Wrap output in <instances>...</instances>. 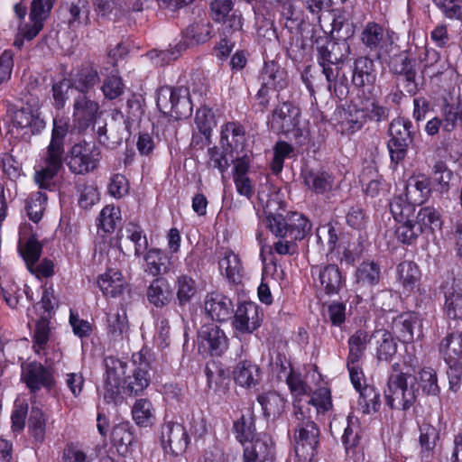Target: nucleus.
Instances as JSON below:
<instances>
[{
	"instance_id": "50",
	"label": "nucleus",
	"mask_w": 462,
	"mask_h": 462,
	"mask_svg": "<svg viewBox=\"0 0 462 462\" xmlns=\"http://www.w3.org/2000/svg\"><path fill=\"white\" fill-rule=\"evenodd\" d=\"M101 90L106 99L113 100L124 93L125 85L121 77L117 74H111L104 79Z\"/></svg>"
},
{
	"instance_id": "15",
	"label": "nucleus",
	"mask_w": 462,
	"mask_h": 462,
	"mask_svg": "<svg viewBox=\"0 0 462 462\" xmlns=\"http://www.w3.org/2000/svg\"><path fill=\"white\" fill-rule=\"evenodd\" d=\"M102 112L97 101L91 99L86 94H79L73 101V122L80 130L94 125Z\"/></svg>"
},
{
	"instance_id": "38",
	"label": "nucleus",
	"mask_w": 462,
	"mask_h": 462,
	"mask_svg": "<svg viewBox=\"0 0 462 462\" xmlns=\"http://www.w3.org/2000/svg\"><path fill=\"white\" fill-rule=\"evenodd\" d=\"M19 251L21 252L27 267L34 265L42 254V245L34 236L26 238L24 229L20 231Z\"/></svg>"
},
{
	"instance_id": "27",
	"label": "nucleus",
	"mask_w": 462,
	"mask_h": 462,
	"mask_svg": "<svg viewBox=\"0 0 462 462\" xmlns=\"http://www.w3.org/2000/svg\"><path fill=\"white\" fill-rule=\"evenodd\" d=\"M146 296L151 304L156 308H163L172 300L173 291L166 278L157 277L147 288Z\"/></svg>"
},
{
	"instance_id": "34",
	"label": "nucleus",
	"mask_w": 462,
	"mask_h": 462,
	"mask_svg": "<svg viewBox=\"0 0 462 462\" xmlns=\"http://www.w3.org/2000/svg\"><path fill=\"white\" fill-rule=\"evenodd\" d=\"M380 269L374 263H363L356 273V290L369 289L378 283Z\"/></svg>"
},
{
	"instance_id": "1",
	"label": "nucleus",
	"mask_w": 462,
	"mask_h": 462,
	"mask_svg": "<svg viewBox=\"0 0 462 462\" xmlns=\"http://www.w3.org/2000/svg\"><path fill=\"white\" fill-rule=\"evenodd\" d=\"M430 192V180L427 176H412L406 185V199L396 197L390 203L391 213L397 223L395 236L401 243L411 245L420 236L440 226V215L436 208L425 207L415 212L414 205L426 201Z\"/></svg>"
},
{
	"instance_id": "33",
	"label": "nucleus",
	"mask_w": 462,
	"mask_h": 462,
	"mask_svg": "<svg viewBox=\"0 0 462 462\" xmlns=\"http://www.w3.org/2000/svg\"><path fill=\"white\" fill-rule=\"evenodd\" d=\"M444 311L452 319L462 321V287L453 284L445 291Z\"/></svg>"
},
{
	"instance_id": "25",
	"label": "nucleus",
	"mask_w": 462,
	"mask_h": 462,
	"mask_svg": "<svg viewBox=\"0 0 462 462\" xmlns=\"http://www.w3.org/2000/svg\"><path fill=\"white\" fill-rule=\"evenodd\" d=\"M145 272L152 276L170 273L174 267V257L161 249H150L144 254Z\"/></svg>"
},
{
	"instance_id": "58",
	"label": "nucleus",
	"mask_w": 462,
	"mask_h": 462,
	"mask_svg": "<svg viewBox=\"0 0 462 462\" xmlns=\"http://www.w3.org/2000/svg\"><path fill=\"white\" fill-rule=\"evenodd\" d=\"M436 5L448 19L462 22V0H434Z\"/></svg>"
},
{
	"instance_id": "63",
	"label": "nucleus",
	"mask_w": 462,
	"mask_h": 462,
	"mask_svg": "<svg viewBox=\"0 0 462 462\" xmlns=\"http://www.w3.org/2000/svg\"><path fill=\"white\" fill-rule=\"evenodd\" d=\"M62 460L63 462H92L87 453L73 443H69L65 447L62 453Z\"/></svg>"
},
{
	"instance_id": "32",
	"label": "nucleus",
	"mask_w": 462,
	"mask_h": 462,
	"mask_svg": "<svg viewBox=\"0 0 462 462\" xmlns=\"http://www.w3.org/2000/svg\"><path fill=\"white\" fill-rule=\"evenodd\" d=\"M361 440V427L358 419L352 413L347 416V425L345 428L342 436V442L344 444L346 452L348 456H354L356 453V448L359 447Z\"/></svg>"
},
{
	"instance_id": "22",
	"label": "nucleus",
	"mask_w": 462,
	"mask_h": 462,
	"mask_svg": "<svg viewBox=\"0 0 462 462\" xmlns=\"http://www.w3.org/2000/svg\"><path fill=\"white\" fill-rule=\"evenodd\" d=\"M358 363L347 359L350 380L360 395L358 404H376L378 402V394L373 386L365 383V375Z\"/></svg>"
},
{
	"instance_id": "62",
	"label": "nucleus",
	"mask_w": 462,
	"mask_h": 462,
	"mask_svg": "<svg viewBox=\"0 0 462 462\" xmlns=\"http://www.w3.org/2000/svg\"><path fill=\"white\" fill-rule=\"evenodd\" d=\"M129 190V183L126 178L122 174H115L108 185V191L111 196L120 199L126 195Z\"/></svg>"
},
{
	"instance_id": "18",
	"label": "nucleus",
	"mask_w": 462,
	"mask_h": 462,
	"mask_svg": "<svg viewBox=\"0 0 462 462\" xmlns=\"http://www.w3.org/2000/svg\"><path fill=\"white\" fill-rule=\"evenodd\" d=\"M231 0H214L210 5L211 17L225 26V29L239 31L242 29V16L239 12L232 11Z\"/></svg>"
},
{
	"instance_id": "28",
	"label": "nucleus",
	"mask_w": 462,
	"mask_h": 462,
	"mask_svg": "<svg viewBox=\"0 0 462 462\" xmlns=\"http://www.w3.org/2000/svg\"><path fill=\"white\" fill-rule=\"evenodd\" d=\"M352 81L358 88L373 86L376 81L374 62L366 57L357 58L354 62Z\"/></svg>"
},
{
	"instance_id": "42",
	"label": "nucleus",
	"mask_w": 462,
	"mask_h": 462,
	"mask_svg": "<svg viewBox=\"0 0 462 462\" xmlns=\"http://www.w3.org/2000/svg\"><path fill=\"white\" fill-rule=\"evenodd\" d=\"M371 337L367 331L362 329L356 331L348 339L349 355L347 359L352 362H359Z\"/></svg>"
},
{
	"instance_id": "41",
	"label": "nucleus",
	"mask_w": 462,
	"mask_h": 462,
	"mask_svg": "<svg viewBox=\"0 0 462 462\" xmlns=\"http://www.w3.org/2000/svg\"><path fill=\"white\" fill-rule=\"evenodd\" d=\"M108 335L115 342H121L127 337L128 323L125 312L111 313L107 317Z\"/></svg>"
},
{
	"instance_id": "53",
	"label": "nucleus",
	"mask_w": 462,
	"mask_h": 462,
	"mask_svg": "<svg viewBox=\"0 0 462 462\" xmlns=\"http://www.w3.org/2000/svg\"><path fill=\"white\" fill-rule=\"evenodd\" d=\"M420 384L423 393L436 395L439 392L436 372L430 367H424L419 373Z\"/></svg>"
},
{
	"instance_id": "64",
	"label": "nucleus",
	"mask_w": 462,
	"mask_h": 462,
	"mask_svg": "<svg viewBox=\"0 0 462 462\" xmlns=\"http://www.w3.org/2000/svg\"><path fill=\"white\" fill-rule=\"evenodd\" d=\"M186 33L197 43L204 42L209 39V24L208 23H194L187 28Z\"/></svg>"
},
{
	"instance_id": "13",
	"label": "nucleus",
	"mask_w": 462,
	"mask_h": 462,
	"mask_svg": "<svg viewBox=\"0 0 462 462\" xmlns=\"http://www.w3.org/2000/svg\"><path fill=\"white\" fill-rule=\"evenodd\" d=\"M408 374L400 373L392 375L388 382V387L384 391L387 404H412L418 401L420 393L412 386L408 387Z\"/></svg>"
},
{
	"instance_id": "61",
	"label": "nucleus",
	"mask_w": 462,
	"mask_h": 462,
	"mask_svg": "<svg viewBox=\"0 0 462 462\" xmlns=\"http://www.w3.org/2000/svg\"><path fill=\"white\" fill-rule=\"evenodd\" d=\"M293 148L286 142H278L274 146V156L272 162V169L275 173L282 171L284 159L289 157Z\"/></svg>"
},
{
	"instance_id": "23",
	"label": "nucleus",
	"mask_w": 462,
	"mask_h": 462,
	"mask_svg": "<svg viewBox=\"0 0 462 462\" xmlns=\"http://www.w3.org/2000/svg\"><path fill=\"white\" fill-rule=\"evenodd\" d=\"M221 144L226 152L239 155L245 145L244 128L235 122L224 125L221 127Z\"/></svg>"
},
{
	"instance_id": "35",
	"label": "nucleus",
	"mask_w": 462,
	"mask_h": 462,
	"mask_svg": "<svg viewBox=\"0 0 462 462\" xmlns=\"http://www.w3.org/2000/svg\"><path fill=\"white\" fill-rule=\"evenodd\" d=\"M272 458L271 448L259 438L244 445L243 462H265Z\"/></svg>"
},
{
	"instance_id": "51",
	"label": "nucleus",
	"mask_w": 462,
	"mask_h": 462,
	"mask_svg": "<svg viewBox=\"0 0 462 462\" xmlns=\"http://www.w3.org/2000/svg\"><path fill=\"white\" fill-rule=\"evenodd\" d=\"M28 423L29 430L35 440L42 443L45 434V419L38 407H32Z\"/></svg>"
},
{
	"instance_id": "17",
	"label": "nucleus",
	"mask_w": 462,
	"mask_h": 462,
	"mask_svg": "<svg viewBox=\"0 0 462 462\" xmlns=\"http://www.w3.org/2000/svg\"><path fill=\"white\" fill-rule=\"evenodd\" d=\"M262 313L257 304L244 302L237 307L233 326L240 333H252L261 324Z\"/></svg>"
},
{
	"instance_id": "4",
	"label": "nucleus",
	"mask_w": 462,
	"mask_h": 462,
	"mask_svg": "<svg viewBox=\"0 0 462 462\" xmlns=\"http://www.w3.org/2000/svg\"><path fill=\"white\" fill-rule=\"evenodd\" d=\"M54 0H32L30 6L28 21L25 20L27 8L22 3L14 6L16 17L20 20L18 24V38L14 40V46L21 48L23 39L31 41L42 30L44 23L53 7Z\"/></svg>"
},
{
	"instance_id": "30",
	"label": "nucleus",
	"mask_w": 462,
	"mask_h": 462,
	"mask_svg": "<svg viewBox=\"0 0 462 462\" xmlns=\"http://www.w3.org/2000/svg\"><path fill=\"white\" fill-rule=\"evenodd\" d=\"M69 27L73 31L82 30L90 25V5L87 0H72L68 6Z\"/></svg>"
},
{
	"instance_id": "43",
	"label": "nucleus",
	"mask_w": 462,
	"mask_h": 462,
	"mask_svg": "<svg viewBox=\"0 0 462 462\" xmlns=\"http://www.w3.org/2000/svg\"><path fill=\"white\" fill-rule=\"evenodd\" d=\"M47 202V195L43 191H36L31 193L25 200V209L29 218L38 223L45 210Z\"/></svg>"
},
{
	"instance_id": "2",
	"label": "nucleus",
	"mask_w": 462,
	"mask_h": 462,
	"mask_svg": "<svg viewBox=\"0 0 462 462\" xmlns=\"http://www.w3.org/2000/svg\"><path fill=\"white\" fill-rule=\"evenodd\" d=\"M152 355L148 349H142L132 356V365L116 357L108 356L106 364V388L111 397L121 393L137 395L151 383Z\"/></svg>"
},
{
	"instance_id": "40",
	"label": "nucleus",
	"mask_w": 462,
	"mask_h": 462,
	"mask_svg": "<svg viewBox=\"0 0 462 462\" xmlns=\"http://www.w3.org/2000/svg\"><path fill=\"white\" fill-rule=\"evenodd\" d=\"M234 377L239 385L251 387L259 381V368L250 361L240 362L234 371Z\"/></svg>"
},
{
	"instance_id": "3",
	"label": "nucleus",
	"mask_w": 462,
	"mask_h": 462,
	"mask_svg": "<svg viewBox=\"0 0 462 462\" xmlns=\"http://www.w3.org/2000/svg\"><path fill=\"white\" fill-rule=\"evenodd\" d=\"M68 131L69 124L66 120L53 121L51 138L42 157V165L34 175V180L40 188H47L63 167L64 139Z\"/></svg>"
},
{
	"instance_id": "26",
	"label": "nucleus",
	"mask_w": 462,
	"mask_h": 462,
	"mask_svg": "<svg viewBox=\"0 0 462 462\" xmlns=\"http://www.w3.org/2000/svg\"><path fill=\"white\" fill-rule=\"evenodd\" d=\"M22 379L32 392L41 387L50 388L52 384L51 374L42 365L35 362L23 367Z\"/></svg>"
},
{
	"instance_id": "56",
	"label": "nucleus",
	"mask_w": 462,
	"mask_h": 462,
	"mask_svg": "<svg viewBox=\"0 0 462 462\" xmlns=\"http://www.w3.org/2000/svg\"><path fill=\"white\" fill-rule=\"evenodd\" d=\"M132 417L140 427H151L156 420L154 409L150 406H133Z\"/></svg>"
},
{
	"instance_id": "31",
	"label": "nucleus",
	"mask_w": 462,
	"mask_h": 462,
	"mask_svg": "<svg viewBox=\"0 0 462 462\" xmlns=\"http://www.w3.org/2000/svg\"><path fill=\"white\" fill-rule=\"evenodd\" d=\"M302 178L305 186L317 194L330 191L334 185V178L326 171H305Z\"/></svg>"
},
{
	"instance_id": "48",
	"label": "nucleus",
	"mask_w": 462,
	"mask_h": 462,
	"mask_svg": "<svg viewBox=\"0 0 462 462\" xmlns=\"http://www.w3.org/2000/svg\"><path fill=\"white\" fill-rule=\"evenodd\" d=\"M366 120L365 114L359 104L353 103L348 106L347 112H345L342 125L346 130L355 132L360 129Z\"/></svg>"
},
{
	"instance_id": "7",
	"label": "nucleus",
	"mask_w": 462,
	"mask_h": 462,
	"mask_svg": "<svg viewBox=\"0 0 462 462\" xmlns=\"http://www.w3.org/2000/svg\"><path fill=\"white\" fill-rule=\"evenodd\" d=\"M300 110L291 103L284 102L273 112L269 121L272 130L282 133L295 140L306 139L308 131L304 123L300 119Z\"/></svg>"
},
{
	"instance_id": "39",
	"label": "nucleus",
	"mask_w": 462,
	"mask_h": 462,
	"mask_svg": "<svg viewBox=\"0 0 462 462\" xmlns=\"http://www.w3.org/2000/svg\"><path fill=\"white\" fill-rule=\"evenodd\" d=\"M219 269L232 282L237 283L242 277V263L238 255L231 251H226L219 260Z\"/></svg>"
},
{
	"instance_id": "47",
	"label": "nucleus",
	"mask_w": 462,
	"mask_h": 462,
	"mask_svg": "<svg viewBox=\"0 0 462 462\" xmlns=\"http://www.w3.org/2000/svg\"><path fill=\"white\" fill-rule=\"evenodd\" d=\"M134 441V434L129 423H119L114 426L111 432V442L118 449L127 450Z\"/></svg>"
},
{
	"instance_id": "45",
	"label": "nucleus",
	"mask_w": 462,
	"mask_h": 462,
	"mask_svg": "<svg viewBox=\"0 0 462 462\" xmlns=\"http://www.w3.org/2000/svg\"><path fill=\"white\" fill-rule=\"evenodd\" d=\"M125 246L131 244L134 247V255L139 257L142 253L147 248L148 243L146 236L143 235L142 228L133 223H130L125 227Z\"/></svg>"
},
{
	"instance_id": "46",
	"label": "nucleus",
	"mask_w": 462,
	"mask_h": 462,
	"mask_svg": "<svg viewBox=\"0 0 462 462\" xmlns=\"http://www.w3.org/2000/svg\"><path fill=\"white\" fill-rule=\"evenodd\" d=\"M177 299L180 305L189 303L197 293L196 282L186 274H181L176 280Z\"/></svg>"
},
{
	"instance_id": "19",
	"label": "nucleus",
	"mask_w": 462,
	"mask_h": 462,
	"mask_svg": "<svg viewBox=\"0 0 462 462\" xmlns=\"http://www.w3.org/2000/svg\"><path fill=\"white\" fill-rule=\"evenodd\" d=\"M204 311L212 319L225 322L231 319L233 314V303L229 298L212 292L206 295L204 300Z\"/></svg>"
},
{
	"instance_id": "12",
	"label": "nucleus",
	"mask_w": 462,
	"mask_h": 462,
	"mask_svg": "<svg viewBox=\"0 0 462 462\" xmlns=\"http://www.w3.org/2000/svg\"><path fill=\"white\" fill-rule=\"evenodd\" d=\"M397 39L393 31L376 23H368L361 33L362 42L379 53L389 52Z\"/></svg>"
},
{
	"instance_id": "57",
	"label": "nucleus",
	"mask_w": 462,
	"mask_h": 462,
	"mask_svg": "<svg viewBox=\"0 0 462 462\" xmlns=\"http://www.w3.org/2000/svg\"><path fill=\"white\" fill-rule=\"evenodd\" d=\"M361 106L364 114H365L366 119L381 121L384 120L387 116V109L378 104L374 99H365L358 103Z\"/></svg>"
},
{
	"instance_id": "24",
	"label": "nucleus",
	"mask_w": 462,
	"mask_h": 462,
	"mask_svg": "<svg viewBox=\"0 0 462 462\" xmlns=\"http://www.w3.org/2000/svg\"><path fill=\"white\" fill-rule=\"evenodd\" d=\"M44 121L34 114L30 107H23L14 112L13 116V127L18 130H23L22 137H30L44 128Z\"/></svg>"
},
{
	"instance_id": "16",
	"label": "nucleus",
	"mask_w": 462,
	"mask_h": 462,
	"mask_svg": "<svg viewBox=\"0 0 462 462\" xmlns=\"http://www.w3.org/2000/svg\"><path fill=\"white\" fill-rule=\"evenodd\" d=\"M286 72L277 63L270 61L264 64L261 76L262 88L257 93L262 106H265L268 103L265 96L269 90H279L286 87Z\"/></svg>"
},
{
	"instance_id": "59",
	"label": "nucleus",
	"mask_w": 462,
	"mask_h": 462,
	"mask_svg": "<svg viewBox=\"0 0 462 462\" xmlns=\"http://www.w3.org/2000/svg\"><path fill=\"white\" fill-rule=\"evenodd\" d=\"M396 353V344L392 335L387 331H383L381 340L377 347V357L380 360L388 361Z\"/></svg>"
},
{
	"instance_id": "10",
	"label": "nucleus",
	"mask_w": 462,
	"mask_h": 462,
	"mask_svg": "<svg viewBox=\"0 0 462 462\" xmlns=\"http://www.w3.org/2000/svg\"><path fill=\"white\" fill-rule=\"evenodd\" d=\"M319 430L313 420L297 423L293 434V444L296 457L299 459L311 458L317 455Z\"/></svg>"
},
{
	"instance_id": "52",
	"label": "nucleus",
	"mask_w": 462,
	"mask_h": 462,
	"mask_svg": "<svg viewBox=\"0 0 462 462\" xmlns=\"http://www.w3.org/2000/svg\"><path fill=\"white\" fill-rule=\"evenodd\" d=\"M195 124L199 131L205 136L208 135L216 126L215 116L211 109L200 107L195 116Z\"/></svg>"
},
{
	"instance_id": "60",
	"label": "nucleus",
	"mask_w": 462,
	"mask_h": 462,
	"mask_svg": "<svg viewBox=\"0 0 462 462\" xmlns=\"http://www.w3.org/2000/svg\"><path fill=\"white\" fill-rule=\"evenodd\" d=\"M444 130L452 131L458 121H462V105H446L444 107Z\"/></svg>"
},
{
	"instance_id": "49",
	"label": "nucleus",
	"mask_w": 462,
	"mask_h": 462,
	"mask_svg": "<svg viewBox=\"0 0 462 462\" xmlns=\"http://www.w3.org/2000/svg\"><path fill=\"white\" fill-rule=\"evenodd\" d=\"M121 219L120 209L115 206H106L100 212L98 226L105 232L113 231Z\"/></svg>"
},
{
	"instance_id": "44",
	"label": "nucleus",
	"mask_w": 462,
	"mask_h": 462,
	"mask_svg": "<svg viewBox=\"0 0 462 462\" xmlns=\"http://www.w3.org/2000/svg\"><path fill=\"white\" fill-rule=\"evenodd\" d=\"M246 415L248 416L247 418L245 414H242L241 418L234 423L236 439L243 445L258 439L254 434L251 408L247 409Z\"/></svg>"
},
{
	"instance_id": "37",
	"label": "nucleus",
	"mask_w": 462,
	"mask_h": 462,
	"mask_svg": "<svg viewBox=\"0 0 462 462\" xmlns=\"http://www.w3.org/2000/svg\"><path fill=\"white\" fill-rule=\"evenodd\" d=\"M398 280L404 291H412L419 284L420 273L418 266L411 262H403L398 265Z\"/></svg>"
},
{
	"instance_id": "6",
	"label": "nucleus",
	"mask_w": 462,
	"mask_h": 462,
	"mask_svg": "<svg viewBox=\"0 0 462 462\" xmlns=\"http://www.w3.org/2000/svg\"><path fill=\"white\" fill-rule=\"evenodd\" d=\"M268 227L277 237L290 238L300 241L311 232L312 225L301 213L290 212L285 217L282 215H269L267 217Z\"/></svg>"
},
{
	"instance_id": "36",
	"label": "nucleus",
	"mask_w": 462,
	"mask_h": 462,
	"mask_svg": "<svg viewBox=\"0 0 462 462\" xmlns=\"http://www.w3.org/2000/svg\"><path fill=\"white\" fill-rule=\"evenodd\" d=\"M454 174L443 162H437L432 168L433 189L440 194L448 193L451 188Z\"/></svg>"
},
{
	"instance_id": "14",
	"label": "nucleus",
	"mask_w": 462,
	"mask_h": 462,
	"mask_svg": "<svg viewBox=\"0 0 462 462\" xmlns=\"http://www.w3.org/2000/svg\"><path fill=\"white\" fill-rule=\"evenodd\" d=\"M198 342L199 350L211 356L221 355L228 346L225 332L214 323H208L200 328Z\"/></svg>"
},
{
	"instance_id": "20",
	"label": "nucleus",
	"mask_w": 462,
	"mask_h": 462,
	"mask_svg": "<svg viewBox=\"0 0 462 462\" xmlns=\"http://www.w3.org/2000/svg\"><path fill=\"white\" fill-rule=\"evenodd\" d=\"M393 330L403 343L413 341L415 336H421V325L418 316L412 312L402 313L393 321Z\"/></svg>"
},
{
	"instance_id": "54",
	"label": "nucleus",
	"mask_w": 462,
	"mask_h": 462,
	"mask_svg": "<svg viewBox=\"0 0 462 462\" xmlns=\"http://www.w3.org/2000/svg\"><path fill=\"white\" fill-rule=\"evenodd\" d=\"M50 326L47 317H42L37 322L34 331V345L33 348L37 354H40L45 348L49 340Z\"/></svg>"
},
{
	"instance_id": "21",
	"label": "nucleus",
	"mask_w": 462,
	"mask_h": 462,
	"mask_svg": "<svg viewBox=\"0 0 462 462\" xmlns=\"http://www.w3.org/2000/svg\"><path fill=\"white\" fill-rule=\"evenodd\" d=\"M311 273L317 277L316 281L319 282L320 289L328 295L337 293L343 285L341 272L336 264L314 266Z\"/></svg>"
},
{
	"instance_id": "11",
	"label": "nucleus",
	"mask_w": 462,
	"mask_h": 462,
	"mask_svg": "<svg viewBox=\"0 0 462 462\" xmlns=\"http://www.w3.org/2000/svg\"><path fill=\"white\" fill-rule=\"evenodd\" d=\"M160 439L164 451L172 456L183 454L189 443L187 430L181 423L175 421H167L162 425Z\"/></svg>"
},
{
	"instance_id": "5",
	"label": "nucleus",
	"mask_w": 462,
	"mask_h": 462,
	"mask_svg": "<svg viewBox=\"0 0 462 462\" xmlns=\"http://www.w3.org/2000/svg\"><path fill=\"white\" fill-rule=\"evenodd\" d=\"M156 103L161 112L176 120L189 117L193 110L189 90L186 87H162Z\"/></svg>"
},
{
	"instance_id": "8",
	"label": "nucleus",
	"mask_w": 462,
	"mask_h": 462,
	"mask_svg": "<svg viewBox=\"0 0 462 462\" xmlns=\"http://www.w3.org/2000/svg\"><path fill=\"white\" fill-rule=\"evenodd\" d=\"M100 160V152L94 143L74 144L69 152L68 167L76 174H85L94 171Z\"/></svg>"
},
{
	"instance_id": "29",
	"label": "nucleus",
	"mask_w": 462,
	"mask_h": 462,
	"mask_svg": "<svg viewBox=\"0 0 462 462\" xmlns=\"http://www.w3.org/2000/svg\"><path fill=\"white\" fill-rule=\"evenodd\" d=\"M97 282L102 292L112 298L121 295L127 285L122 273L111 268L99 277Z\"/></svg>"
},
{
	"instance_id": "55",
	"label": "nucleus",
	"mask_w": 462,
	"mask_h": 462,
	"mask_svg": "<svg viewBox=\"0 0 462 462\" xmlns=\"http://www.w3.org/2000/svg\"><path fill=\"white\" fill-rule=\"evenodd\" d=\"M99 81L97 71L92 68L84 69L75 80V88L80 94H86Z\"/></svg>"
},
{
	"instance_id": "9",
	"label": "nucleus",
	"mask_w": 462,
	"mask_h": 462,
	"mask_svg": "<svg viewBox=\"0 0 462 462\" xmlns=\"http://www.w3.org/2000/svg\"><path fill=\"white\" fill-rule=\"evenodd\" d=\"M411 123L404 118L392 121L389 127L390 140L388 149L391 159L395 163L402 161L406 156L409 144L412 142Z\"/></svg>"
}]
</instances>
